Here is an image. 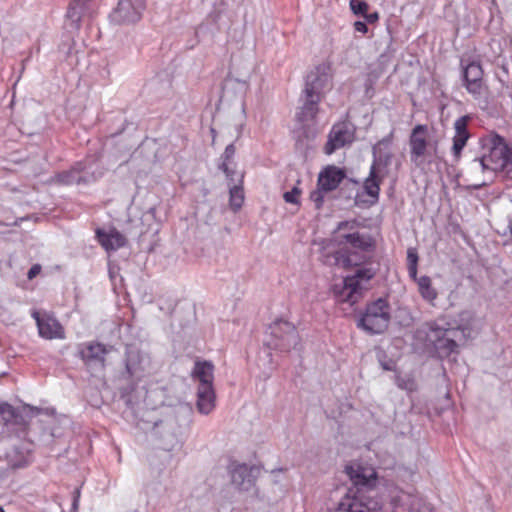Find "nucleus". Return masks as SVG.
Masks as SVG:
<instances>
[{
    "label": "nucleus",
    "mask_w": 512,
    "mask_h": 512,
    "mask_svg": "<svg viewBox=\"0 0 512 512\" xmlns=\"http://www.w3.org/2000/svg\"><path fill=\"white\" fill-rule=\"evenodd\" d=\"M22 413L24 416L32 418L38 416H45L48 419H54V410L53 409H41L38 407H34L31 405H24L22 408Z\"/></svg>",
    "instance_id": "34"
},
{
    "label": "nucleus",
    "mask_w": 512,
    "mask_h": 512,
    "mask_svg": "<svg viewBox=\"0 0 512 512\" xmlns=\"http://www.w3.org/2000/svg\"><path fill=\"white\" fill-rule=\"evenodd\" d=\"M40 271H41V266L39 264L33 265L27 273L28 279H30V280L33 279L40 273Z\"/></svg>",
    "instance_id": "40"
},
{
    "label": "nucleus",
    "mask_w": 512,
    "mask_h": 512,
    "mask_svg": "<svg viewBox=\"0 0 512 512\" xmlns=\"http://www.w3.org/2000/svg\"><path fill=\"white\" fill-rule=\"evenodd\" d=\"M483 69L479 62L472 61L463 67V81L467 91L474 97L481 108L489 105L487 88L483 82Z\"/></svg>",
    "instance_id": "8"
},
{
    "label": "nucleus",
    "mask_w": 512,
    "mask_h": 512,
    "mask_svg": "<svg viewBox=\"0 0 512 512\" xmlns=\"http://www.w3.org/2000/svg\"><path fill=\"white\" fill-rule=\"evenodd\" d=\"M300 193L301 191L298 187H293L291 191H287L284 193L283 198L287 203L298 204Z\"/></svg>",
    "instance_id": "39"
},
{
    "label": "nucleus",
    "mask_w": 512,
    "mask_h": 512,
    "mask_svg": "<svg viewBox=\"0 0 512 512\" xmlns=\"http://www.w3.org/2000/svg\"><path fill=\"white\" fill-rule=\"evenodd\" d=\"M32 317L36 321L39 335L42 338L52 340L63 339L65 337L63 326L53 316L41 314L39 311H33Z\"/></svg>",
    "instance_id": "17"
},
{
    "label": "nucleus",
    "mask_w": 512,
    "mask_h": 512,
    "mask_svg": "<svg viewBox=\"0 0 512 512\" xmlns=\"http://www.w3.org/2000/svg\"><path fill=\"white\" fill-rule=\"evenodd\" d=\"M0 512H5L4 509L0 506Z\"/></svg>",
    "instance_id": "48"
},
{
    "label": "nucleus",
    "mask_w": 512,
    "mask_h": 512,
    "mask_svg": "<svg viewBox=\"0 0 512 512\" xmlns=\"http://www.w3.org/2000/svg\"><path fill=\"white\" fill-rule=\"evenodd\" d=\"M183 413L189 414L190 408L187 406H180L167 414L164 419H146L143 420V422L144 424L151 423V427L156 430V433L165 441V448L170 449L177 442V438L181 434L182 424L178 416ZM140 427L144 430L149 428L146 425Z\"/></svg>",
    "instance_id": "3"
},
{
    "label": "nucleus",
    "mask_w": 512,
    "mask_h": 512,
    "mask_svg": "<svg viewBox=\"0 0 512 512\" xmlns=\"http://www.w3.org/2000/svg\"><path fill=\"white\" fill-rule=\"evenodd\" d=\"M427 126L417 125L413 128L410 136V157L411 161L417 163L418 159L424 156L427 148Z\"/></svg>",
    "instance_id": "21"
},
{
    "label": "nucleus",
    "mask_w": 512,
    "mask_h": 512,
    "mask_svg": "<svg viewBox=\"0 0 512 512\" xmlns=\"http://www.w3.org/2000/svg\"><path fill=\"white\" fill-rule=\"evenodd\" d=\"M350 8L356 15H364L368 9V5L364 1L360 0H351L350 1Z\"/></svg>",
    "instance_id": "38"
},
{
    "label": "nucleus",
    "mask_w": 512,
    "mask_h": 512,
    "mask_svg": "<svg viewBox=\"0 0 512 512\" xmlns=\"http://www.w3.org/2000/svg\"><path fill=\"white\" fill-rule=\"evenodd\" d=\"M237 178L233 177V180H229V194H230V206L234 211H237L242 207L244 202V192L242 188V174H236Z\"/></svg>",
    "instance_id": "30"
},
{
    "label": "nucleus",
    "mask_w": 512,
    "mask_h": 512,
    "mask_svg": "<svg viewBox=\"0 0 512 512\" xmlns=\"http://www.w3.org/2000/svg\"><path fill=\"white\" fill-rule=\"evenodd\" d=\"M97 236L101 245L107 250H117L126 245V238L117 230H111L109 233L97 231Z\"/></svg>",
    "instance_id": "29"
},
{
    "label": "nucleus",
    "mask_w": 512,
    "mask_h": 512,
    "mask_svg": "<svg viewBox=\"0 0 512 512\" xmlns=\"http://www.w3.org/2000/svg\"><path fill=\"white\" fill-rule=\"evenodd\" d=\"M145 8L146 0H118L109 17L118 25L134 24L141 19Z\"/></svg>",
    "instance_id": "13"
},
{
    "label": "nucleus",
    "mask_w": 512,
    "mask_h": 512,
    "mask_svg": "<svg viewBox=\"0 0 512 512\" xmlns=\"http://www.w3.org/2000/svg\"><path fill=\"white\" fill-rule=\"evenodd\" d=\"M392 504L395 507H402L408 512H433L431 505L418 496L414 490H400L397 495L392 497Z\"/></svg>",
    "instance_id": "18"
},
{
    "label": "nucleus",
    "mask_w": 512,
    "mask_h": 512,
    "mask_svg": "<svg viewBox=\"0 0 512 512\" xmlns=\"http://www.w3.org/2000/svg\"><path fill=\"white\" fill-rule=\"evenodd\" d=\"M470 120L468 115L462 116L458 118L454 123L455 135L453 138V153L455 157H459L462 149L466 145L467 140L470 137V134L467 131V125Z\"/></svg>",
    "instance_id": "23"
},
{
    "label": "nucleus",
    "mask_w": 512,
    "mask_h": 512,
    "mask_svg": "<svg viewBox=\"0 0 512 512\" xmlns=\"http://www.w3.org/2000/svg\"><path fill=\"white\" fill-rule=\"evenodd\" d=\"M407 261H408V272L412 278H415L417 275V263H418V254L415 249H408L407 251Z\"/></svg>",
    "instance_id": "37"
},
{
    "label": "nucleus",
    "mask_w": 512,
    "mask_h": 512,
    "mask_svg": "<svg viewBox=\"0 0 512 512\" xmlns=\"http://www.w3.org/2000/svg\"><path fill=\"white\" fill-rule=\"evenodd\" d=\"M345 473L352 482L354 490L359 493L375 494V487L377 484V472L371 466H364L357 462H352L345 466Z\"/></svg>",
    "instance_id": "11"
},
{
    "label": "nucleus",
    "mask_w": 512,
    "mask_h": 512,
    "mask_svg": "<svg viewBox=\"0 0 512 512\" xmlns=\"http://www.w3.org/2000/svg\"><path fill=\"white\" fill-rule=\"evenodd\" d=\"M381 502L374 494L359 493L349 488L338 504V512H380Z\"/></svg>",
    "instance_id": "10"
},
{
    "label": "nucleus",
    "mask_w": 512,
    "mask_h": 512,
    "mask_svg": "<svg viewBox=\"0 0 512 512\" xmlns=\"http://www.w3.org/2000/svg\"><path fill=\"white\" fill-rule=\"evenodd\" d=\"M79 498H80V490L79 489H75L73 503H72V510H73V512H76V510L78 509Z\"/></svg>",
    "instance_id": "41"
},
{
    "label": "nucleus",
    "mask_w": 512,
    "mask_h": 512,
    "mask_svg": "<svg viewBox=\"0 0 512 512\" xmlns=\"http://www.w3.org/2000/svg\"><path fill=\"white\" fill-rule=\"evenodd\" d=\"M216 396L213 386L197 388L196 408L199 413L208 415L215 408Z\"/></svg>",
    "instance_id": "24"
},
{
    "label": "nucleus",
    "mask_w": 512,
    "mask_h": 512,
    "mask_svg": "<svg viewBox=\"0 0 512 512\" xmlns=\"http://www.w3.org/2000/svg\"><path fill=\"white\" fill-rule=\"evenodd\" d=\"M301 100L303 101L300 111L296 113V118L300 122L313 120L318 113V104L321 99L311 95L302 94Z\"/></svg>",
    "instance_id": "26"
},
{
    "label": "nucleus",
    "mask_w": 512,
    "mask_h": 512,
    "mask_svg": "<svg viewBox=\"0 0 512 512\" xmlns=\"http://www.w3.org/2000/svg\"><path fill=\"white\" fill-rule=\"evenodd\" d=\"M235 154V146L233 141L229 143L225 151L222 155L223 162L220 165V169L226 174L227 179L233 180V176H235L237 173L229 167V161L234 157Z\"/></svg>",
    "instance_id": "31"
},
{
    "label": "nucleus",
    "mask_w": 512,
    "mask_h": 512,
    "mask_svg": "<svg viewBox=\"0 0 512 512\" xmlns=\"http://www.w3.org/2000/svg\"><path fill=\"white\" fill-rule=\"evenodd\" d=\"M382 367H383V369H385V370H391V367H390V366H388L387 364H382Z\"/></svg>",
    "instance_id": "46"
},
{
    "label": "nucleus",
    "mask_w": 512,
    "mask_h": 512,
    "mask_svg": "<svg viewBox=\"0 0 512 512\" xmlns=\"http://www.w3.org/2000/svg\"><path fill=\"white\" fill-rule=\"evenodd\" d=\"M331 76L326 66H318L306 77L304 95L322 99L325 89L329 86Z\"/></svg>",
    "instance_id": "16"
},
{
    "label": "nucleus",
    "mask_w": 512,
    "mask_h": 512,
    "mask_svg": "<svg viewBox=\"0 0 512 512\" xmlns=\"http://www.w3.org/2000/svg\"><path fill=\"white\" fill-rule=\"evenodd\" d=\"M1 412L4 413V412H8L9 414H11L13 417H16V414H15V411L13 409L12 406L8 405V404H5L4 407L1 409Z\"/></svg>",
    "instance_id": "44"
},
{
    "label": "nucleus",
    "mask_w": 512,
    "mask_h": 512,
    "mask_svg": "<svg viewBox=\"0 0 512 512\" xmlns=\"http://www.w3.org/2000/svg\"><path fill=\"white\" fill-rule=\"evenodd\" d=\"M356 227V220L340 222L333 232L335 241L339 243V240H341L340 234L356 233Z\"/></svg>",
    "instance_id": "35"
},
{
    "label": "nucleus",
    "mask_w": 512,
    "mask_h": 512,
    "mask_svg": "<svg viewBox=\"0 0 512 512\" xmlns=\"http://www.w3.org/2000/svg\"><path fill=\"white\" fill-rule=\"evenodd\" d=\"M354 28L356 31L361 32V33L367 32V25L365 22H362V21H356L354 23Z\"/></svg>",
    "instance_id": "42"
},
{
    "label": "nucleus",
    "mask_w": 512,
    "mask_h": 512,
    "mask_svg": "<svg viewBox=\"0 0 512 512\" xmlns=\"http://www.w3.org/2000/svg\"><path fill=\"white\" fill-rule=\"evenodd\" d=\"M51 436H55V432L53 430H51Z\"/></svg>",
    "instance_id": "47"
},
{
    "label": "nucleus",
    "mask_w": 512,
    "mask_h": 512,
    "mask_svg": "<svg viewBox=\"0 0 512 512\" xmlns=\"http://www.w3.org/2000/svg\"><path fill=\"white\" fill-rule=\"evenodd\" d=\"M250 76L251 68H248L244 73L231 74L224 82V94L228 95L231 92H236L240 97H243L249 88Z\"/></svg>",
    "instance_id": "22"
},
{
    "label": "nucleus",
    "mask_w": 512,
    "mask_h": 512,
    "mask_svg": "<svg viewBox=\"0 0 512 512\" xmlns=\"http://www.w3.org/2000/svg\"><path fill=\"white\" fill-rule=\"evenodd\" d=\"M109 350L99 342H88L78 347V355L86 365L99 364L104 367L105 356Z\"/></svg>",
    "instance_id": "20"
},
{
    "label": "nucleus",
    "mask_w": 512,
    "mask_h": 512,
    "mask_svg": "<svg viewBox=\"0 0 512 512\" xmlns=\"http://www.w3.org/2000/svg\"><path fill=\"white\" fill-rule=\"evenodd\" d=\"M354 139V132L345 124L335 125L328 136V141L324 146V152L327 155L332 154L337 149L350 144Z\"/></svg>",
    "instance_id": "19"
},
{
    "label": "nucleus",
    "mask_w": 512,
    "mask_h": 512,
    "mask_svg": "<svg viewBox=\"0 0 512 512\" xmlns=\"http://www.w3.org/2000/svg\"><path fill=\"white\" fill-rule=\"evenodd\" d=\"M210 131H211V134H212V137H213L212 142L214 143L215 137H216V130L214 128H211Z\"/></svg>",
    "instance_id": "45"
},
{
    "label": "nucleus",
    "mask_w": 512,
    "mask_h": 512,
    "mask_svg": "<svg viewBox=\"0 0 512 512\" xmlns=\"http://www.w3.org/2000/svg\"><path fill=\"white\" fill-rule=\"evenodd\" d=\"M230 484L238 492H248L255 487L260 467L231 460L227 465Z\"/></svg>",
    "instance_id": "6"
},
{
    "label": "nucleus",
    "mask_w": 512,
    "mask_h": 512,
    "mask_svg": "<svg viewBox=\"0 0 512 512\" xmlns=\"http://www.w3.org/2000/svg\"><path fill=\"white\" fill-rule=\"evenodd\" d=\"M345 177V171L333 165L325 167L319 173L317 188L310 194V199L315 204L316 209L322 207L324 195L335 190Z\"/></svg>",
    "instance_id": "9"
},
{
    "label": "nucleus",
    "mask_w": 512,
    "mask_h": 512,
    "mask_svg": "<svg viewBox=\"0 0 512 512\" xmlns=\"http://www.w3.org/2000/svg\"><path fill=\"white\" fill-rule=\"evenodd\" d=\"M419 292L425 300L433 301L437 297L435 289L431 286V280L427 276H422L418 280Z\"/></svg>",
    "instance_id": "32"
},
{
    "label": "nucleus",
    "mask_w": 512,
    "mask_h": 512,
    "mask_svg": "<svg viewBox=\"0 0 512 512\" xmlns=\"http://www.w3.org/2000/svg\"><path fill=\"white\" fill-rule=\"evenodd\" d=\"M428 337L437 350L448 355L457 350V340L470 337V331L466 334L465 329L460 327L447 330L435 328L431 330Z\"/></svg>",
    "instance_id": "14"
},
{
    "label": "nucleus",
    "mask_w": 512,
    "mask_h": 512,
    "mask_svg": "<svg viewBox=\"0 0 512 512\" xmlns=\"http://www.w3.org/2000/svg\"><path fill=\"white\" fill-rule=\"evenodd\" d=\"M390 143L391 138L385 137L372 147L373 162L363 185L366 194L372 198V203L378 201L380 184L390 173L393 159V154L388 149Z\"/></svg>",
    "instance_id": "2"
},
{
    "label": "nucleus",
    "mask_w": 512,
    "mask_h": 512,
    "mask_svg": "<svg viewBox=\"0 0 512 512\" xmlns=\"http://www.w3.org/2000/svg\"><path fill=\"white\" fill-rule=\"evenodd\" d=\"M374 276L371 269H358L352 276H346L341 288L335 287L334 291L339 301L347 302L351 305L357 303L362 297L363 281H369Z\"/></svg>",
    "instance_id": "7"
},
{
    "label": "nucleus",
    "mask_w": 512,
    "mask_h": 512,
    "mask_svg": "<svg viewBox=\"0 0 512 512\" xmlns=\"http://www.w3.org/2000/svg\"><path fill=\"white\" fill-rule=\"evenodd\" d=\"M334 264L343 268L357 266L358 262L354 261L351 256L347 255L343 251H337L332 255Z\"/></svg>",
    "instance_id": "36"
},
{
    "label": "nucleus",
    "mask_w": 512,
    "mask_h": 512,
    "mask_svg": "<svg viewBox=\"0 0 512 512\" xmlns=\"http://www.w3.org/2000/svg\"><path fill=\"white\" fill-rule=\"evenodd\" d=\"M125 370L128 378L139 381L153 374L155 366L148 353L130 346L126 351Z\"/></svg>",
    "instance_id": "12"
},
{
    "label": "nucleus",
    "mask_w": 512,
    "mask_h": 512,
    "mask_svg": "<svg viewBox=\"0 0 512 512\" xmlns=\"http://www.w3.org/2000/svg\"><path fill=\"white\" fill-rule=\"evenodd\" d=\"M484 147L489 150L480 158L472 161V168L480 167L483 171L494 172L504 171L512 179V147H509L505 140L497 134H492L485 139Z\"/></svg>",
    "instance_id": "1"
},
{
    "label": "nucleus",
    "mask_w": 512,
    "mask_h": 512,
    "mask_svg": "<svg viewBox=\"0 0 512 512\" xmlns=\"http://www.w3.org/2000/svg\"><path fill=\"white\" fill-rule=\"evenodd\" d=\"M341 240L339 245L349 244L353 248L360 249L362 251H368L373 247V240L369 235H363L358 232L340 234Z\"/></svg>",
    "instance_id": "27"
},
{
    "label": "nucleus",
    "mask_w": 512,
    "mask_h": 512,
    "mask_svg": "<svg viewBox=\"0 0 512 512\" xmlns=\"http://www.w3.org/2000/svg\"><path fill=\"white\" fill-rule=\"evenodd\" d=\"M270 330V337L265 342L269 349L289 352L299 343L298 333L294 325L288 321L277 320L270 326Z\"/></svg>",
    "instance_id": "5"
},
{
    "label": "nucleus",
    "mask_w": 512,
    "mask_h": 512,
    "mask_svg": "<svg viewBox=\"0 0 512 512\" xmlns=\"http://www.w3.org/2000/svg\"><path fill=\"white\" fill-rule=\"evenodd\" d=\"M213 365L208 361H197L192 371L193 378L199 381L198 387L213 386Z\"/></svg>",
    "instance_id": "28"
},
{
    "label": "nucleus",
    "mask_w": 512,
    "mask_h": 512,
    "mask_svg": "<svg viewBox=\"0 0 512 512\" xmlns=\"http://www.w3.org/2000/svg\"><path fill=\"white\" fill-rule=\"evenodd\" d=\"M363 16L366 18V20L369 23H373V22L377 21L378 18H379V15H378L377 12H373V13H370V14H366L365 13Z\"/></svg>",
    "instance_id": "43"
},
{
    "label": "nucleus",
    "mask_w": 512,
    "mask_h": 512,
    "mask_svg": "<svg viewBox=\"0 0 512 512\" xmlns=\"http://www.w3.org/2000/svg\"><path fill=\"white\" fill-rule=\"evenodd\" d=\"M390 319V306L388 302L383 298H379L367 306L365 313L358 321V327L369 334H380L388 328Z\"/></svg>",
    "instance_id": "4"
},
{
    "label": "nucleus",
    "mask_w": 512,
    "mask_h": 512,
    "mask_svg": "<svg viewBox=\"0 0 512 512\" xmlns=\"http://www.w3.org/2000/svg\"><path fill=\"white\" fill-rule=\"evenodd\" d=\"M244 125L243 111L232 116L221 128V135L227 141H237L242 135Z\"/></svg>",
    "instance_id": "25"
},
{
    "label": "nucleus",
    "mask_w": 512,
    "mask_h": 512,
    "mask_svg": "<svg viewBox=\"0 0 512 512\" xmlns=\"http://www.w3.org/2000/svg\"><path fill=\"white\" fill-rule=\"evenodd\" d=\"M59 180L63 184L71 185L76 184L80 185L81 183H88L90 181V177L82 176L80 172L73 170L70 172H65L59 175Z\"/></svg>",
    "instance_id": "33"
},
{
    "label": "nucleus",
    "mask_w": 512,
    "mask_h": 512,
    "mask_svg": "<svg viewBox=\"0 0 512 512\" xmlns=\"http://www.w3.org/2000/svg\"><path fill=\"white\" fill-rule=\"evenodd\" d=\"M95 10V0H71L66 14L68 25L79 30L82 23L93 16Z\"/></svg>",
    "instance_id": "15"
}]
</instances>
